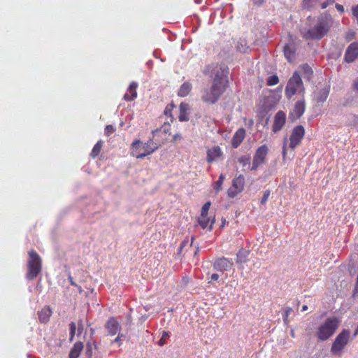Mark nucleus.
Listing matches in <instances>:
<instances>
[{"label": "nucleus", "mask_w": 358, "mask_h": 358, "mask_svg": "<svg viewBox=\"0 0 358 358\" xmlns=\"http://www.w3.org/2000/svg\"><path fill=\"white\" fill-rule=\"evenodd\" d=\"M118 343L119 345H121V341H120V336H117L113 341H112V343Z\"/></svg>", "instance_id": "nucleus-51"}, {"label": "nucleus", "mask_w": 358, "mask_h": 358, "mask_svg": "<svg viewBox=\"0 0 358 358\" xmlns=\"http://www.w3.org/2000/svg\"><path fill=\"white\" fill-rule=\"evenodd\" d=\"M357 327H358V324H357Z\"/></svg>", "instance_id": "nucleus-57"}, {"label": "nucleus", "mask_w": 358, "mask_h": 358, "mask_svg": "<svg viewBox=\"0 0 358 358\" xmlns=\"http://www.w3.org/2000/svg\"><path fill=\"white\" fill-rule=\"evenodd\" d=\"M76 329H77V327H76V323L74 322H70V324H69V341L71 342L73 341V340L74 338Z\"/></svg>", "instance_id": "nucleus-34"}, {"label": "nucleus", "mask_w": 358, "mask_h": 358, "mask_svg": "<svg viewBox=\"0 0 358 358\" xmlns=\"http://www.w3.org/2000/svg\"><path fill=\"white\" fill-rule=\"evenodd\" d=\"M174 108L175 105L173 103H169L166 106L165 110L164 111V115L169 116L171 122H173V117L171 113Z\"/></svg>", "instance_id": "nucleus-32"}, {"label": "nucleus", "mask_w": 358, "mask_h": 358, "mask_svg": "<svg viewBox=\"0 0 358 358\" xmlns=\"http://www.w3.org/2000/svg\"><path fill=\"white\" fill-rule=\"evenodd\" d=\"M224 178L225 176L223 173H221L219 176L218 180L215 182V185L214 187L216 192H219L222 189Z\"/></svg>", "instance_id": "nucleus-33"}, {"label": "nucleus", "mask_w": 358, "mask_h": 358, "mask_svg": "<svg viewBox=\"0 0 358 358\" xmlns=\"http://www.w3.org/2000/svg\"><path fill=\"white\" fill-rule=\"evenodd\" d=\"M42 270V259L33 249L28 252L27 272L26 278L29 280L35 279Z\"/></svg>", "instance_id": "nucleus-5"}, {"label": "nucleus", "mask_w": 358, "mask_h": 358, "mask_svg": "<svg viewBox=\"0 0 358 358\" xmlns=\"http://www.w3.org/2000/svg\"><path fill=\"white\" fill-rule=\"evenodd\" d=\"M286 122V114L282 110H279L275 115L272 125V131L277 133L280 131Z\"/></svg>", "instance_id": "nucleus-13"}, {"label": "nucleus", "mask_w": 358, "mask_h": 358, "mask_svg": "<svg viewBox=\"0 0 358 358\" xmlns=\"http://www.w3.org/2000/svg\"><path fill=\"white\" fill-rule=\"evenodd\" d=\"M182 138V136L180 134H176L173 136L172 141L176 142L178 140H180Z\"/></svg>", "instance_id": "nucleus-49"}, {"label": "nucleus", "mask_w": 358, "mask_h": 358, "mask_svg": "<svg viewBox=\"0 0 358 358\" xmlns=\"http://www.w3.org/2000/svg\"><path fill=\"white\" fill-rule=\"evenodd\" d=\"M335 2V0H326L321 3V8L325 9L329 5L333 4Z\"/></svg>", "instance_id": "nucleus-42"}, {"label": "nucleus", "mask_w": 358, "mask_h": 358, "mask_svg": "<svg viewBox=\"0 0 358 358\" xmlns=\"http://www.w3.org/2000/svg\"><path fill=\"white\" fill-rule=\"evenodd\" d=\"M278 83L279 78L276 75L269 76L266 80V84L268 86H273L277 85Z\"/></svg>", "instance_id": "nucleus-35"}, {"label": "nucleus", "mask_w": 358, "mask_h": 358, "mask_svg": "<svg viewBox=\"0 0 358 358\" xmlns=\"http://www.w3.org/2000/svg\"><path fill=\"white\" fill-rule=\"evenodd\" d=\"M300 68L303 73L304 77L306 78L310 79L313 74V70L311 67L308 64H304L301 65Z\"/></svg>", "instance_id": "nucleus-31"}, {"label": "nucleus", "mask_w": 358, "mask_h": 358, "mask_svg": "<svg viewBox=\"0 0 358 358\" xmlns=\"http://www.w3.org/2000/svg\"><path fill=\"white\" fill-rule=\"evenodd\" d=\"M115 128L113 125H106L104 130L105 135L109 136L110 135L113 134L115 131Z\"/></svg>", "instance_id": "nucleus-39"}, {"label": "nucleus", "mask_w": 358, "mask_h": 358, "mask_svg": "<svg viewBox=\"0 0 358 358\" xmlns=\"http://www.w3.org/2000/svg\"><path fill=\"white\" fill-rule=\"evenodd\" d=\"M215 222V216L213 218L208 217V215H200V217L198 218L199 224L201 226L202 229H206L208 224V229L211 231L213 229V226Z\"/></svg>", "instance_id": "nucleus-18"}, {"label": "nucleus", "mask_w": 358, "mask_h": 358, "mask_svg": "<svg viewBox=\"0 0 358 358\" xmlns=\"http://www.w3.org/2000/svg\"><path fill=\"white\" fill-rule=\"evenodd\" d=\"M210 205H211L210 201H207L203 205V206L201 208V214H202V215H208Z\"/></svg>", "instance_id": "nucleus-38"}, {"label": "nucleus", "mask_w": 358, "mask_h": 358, "mask_svg": "<svg viewBox=\"0 0 358 358\" xmlns=\"http://www.w3.org/2000/svg\"><path fill=\"white\" fill-rule=\"evenodd\" d=\"M138 87L137 83L133 81L130 83L129 87L128 88L129 93H127L124 95V99L127 101H133L134 99L137 97V92L136 89Z\"/></svg>", "instance_id": "nucleus-21"}, {"label": "nucleus", "mask_w": 358, "mask_h": 358, "mask_svg": "<svg viewBox=\"0 0 358 358\" xmlns=\"http://www.w3.org/2000/svg\"><path fill=\"white\" fill-rule=\"evenodd\" d=\"M308 28H303L301 34L306 40H320L327 35L333 26L334 20L329 14L324 13L317 17L308 16Z\"/></svg>", "instance_id": "nucleus-2"}, {"label": "nucleus", "mask_w": 358, "mask_h": 358, "mask_svg": "<svg viewBox=\"0 0 358 358\" xmlns=\"http://www.w3.org/2000/svg\"><path fill=\"white\" fill-rule=\"evenodd\" d=\"M213 266L217 271H229L233 268L234 264L225 257H220L215 259Z\"/></svg>", "instance_id": "nucleus-11"}, {"label": "nucleus", "mask_w": 358, "mask_h": 358, "mask_svg": "<svg viewBox=\"0 0 358 358\" xmlns=\"http://www.w3.org/2000/svg\"><path fill=\"white\" fill-rule=\"evenodd\" d=\"M352 15L356 18L358 23V4L352 8Z\"/></svg>", "instance_id": "nucleus-43"}, {"label": "nucleus", "mask_w": 358, "mask_h": 358, "mask_svg": "<svg viewBox=\"0 0 358 358\" xmlns=\"http://www.w3.org/2000/svg\"><path fill=\"white\" fill-rule=\"evenodd\" d=\"M204 73L213 77V79L210 88L203 92L201 100L206 104L213 105L219 101L227 90L229 83V70L222 66L208 65Z\"/></svg>", "instance_id": "nucleus-1"}, {"label": "nucleus", "mask_w": 358, "mask_h": 358, "mask_svg": "<svg viewBox=\"0 0 358 358\" xmlns=\"http://www.w3.org/2000/svg\"><path fill=\"white\" fill-rule=\"evenodd\" d=\"M106 328L111 336H115L120 330V326L114 317L109 318L106 322Z\"/></svg>", "instance_id": "nucleus-19"}, {"label": "nucleus", "mask_w": 358, "mask_h": 358, "mask_svg": "<svg viewBox=\"0 0 358 358\" xmlns=\"http://www.w3.org/2000/svg\"><path fill=\"white\" fill-rule=\"evenodd\" d=\"M340 320L336 317L327 318L317 329L315 335L319 341H324L331 338L339 327Z\"/></svg>", "instance_id": "nucleus-4"}, {"label": "nucleus", "mask_w": 358, "mask_h": 358, "mask_svg": "<svg viewBox=\"0 0 358 358\" xmlns=\"http://www.w3.org/2000/svg\"><path fill=\"white\" fill-rule=\"evenodd\" d=\"M358 334V327H357L355 331V333H354V336H356Z\"/></svg>", "instance_id": "nucleus-55"}, {"label": "nucleus", "mask_w": 358, "mask_h": 358, "mask_svg": "<svg viewBox=\"0 0 358 358\" xmlns=\"http://www.w3.org/2000/svg\"><path fill=\"white\" fill-rule=\"evenodd\" d=\"M268 151V148L265 144L257 148L253 156L251 171H256L260 166L266 163Z\"/></svg>", "instance_id": "nucleus-8"}, {"label": "nucleus", "mask_w": 358, "mask_h": 358, "mask_svg": "<svg viewBox=\"0 0 358 358\" xmlns=\"http://www.w3.org/2000/svg\"><path fill=\"white\" fill-rule=\"evenodd\" d=\"M287 143V138H285L284 141H283L282 151L283 158H285L286 155H287V148H286Z\"/></svg>", "instance_id": "nucleus-44"}, {"label": "nucleus", "mask_w": 358, "mask_h": 358, "mask_svg": "<svg viewBox=\"0 0 358 358\" xmlns=\"http://www.w3.org/2000/svg\"><path fill=\"white\" fill-rule=\"evenodd\" d=\"M166 138L162 141L156 138H150L147 142L143 144L140 140H135L132 142L131 155L136 159H142L153 152L164 143Z\"/></svg>", "instance_id": "nucleus-3"}, {"label": "nucleus", "mask_w": 358, "mask_h": 358, "mask_svg": "<svg viewBox=\"0 0 358 358\" xmlns=\"http://www.w3.org/2000/svg\"><path fill=\"white\" fill-rule=\"evenodd\" d=\"M250 251L248 250H245L243 248L239 249L238 252L236 254L237 259L236 263L242 264L245 263L247 260V258L249 255Z\"/></svg>", "instance_id": "nucleus-27"}, {"label": "nucleus", "mask_w": 358, "mask_h": 358, "mask_svg": "<svg viewBox=\"0 0 358 358\" xmlns=\"http://www.w3.org/2000/svg\"><path fill=\"white\" fill-rule=\"evenodd\" d=\"M223 152L221 148L217 145L213 146L207 150L206 161L208 163H213L222 157Z\"/></svg>", "instance_id": "nucleus-15"}, {"label": "nucleus", "mask_w": 358, "mask_h": 358, "mask_svg": "<svg viewBox=\"0 0 358 358\" xmlns=\"http://www.w3.org/2000/svg\"><path fill=\"white\" fill-rule=\"evenodd\" d=\"M52 310L49 306H45L40 311L38 312V320L41 323H47L49 322L52 315Z\"/></svg>", "instance_id": "nucleus-20"}, {"label": "nucleus", "mask_w": 358, "mask_h": 358, "mask_svg": "<svg viewBox=\"0 0 358 358\" xmlns=\"http://www.w3.org/2000/svg\"><path fill=\"white\" fill-rule=\"evenodd\" d=\"M83 349V343L80 341L74 343L73 348L70 350L69 358H78Z\"/></svg>", "instance_id": "nucleus-23"}, {"label": "nucleus", "mask_w": 358, "mask_h": 358, "mask_svg": "<svg viewBox=\"0 0 358 358\" xmlns=\"http://www.w3.org/2000/svg\"><path fill=\"white\" fill-rule=\"evenodd\" d=\"M192 90V85L189 82H185L179 88L177 94L178 96H187Z\"/></svg>", "instance_id": "nucleus-24"}, {"label": "nucleus", "mask_w": 358, "mask_h": 358, "mask_svg": "<svg viewBox=\"0 0 358 358\" xmlns=\"http://www.w3.org/2000/svg\"><path fill=\"white\" fill-rule=\"evenodd\" d=\"M103 146V141H99L93 147L92 152L90 153V156L92 158H96L100 153L101 148Z\"/></svg>", "instance_id": "nucleus-29"}, {"label": "nucleus", "mask_w": 358, "mask_h": 358, "mask_svg": "<svg viewBox=\"0 0 358 358\" xmlns=\"http://www.w3.org/2000/svg\"><path fill=\"white\" fill-rule=\"evenodd\" d=\"M83 329H84V326H83V321L80 320L78 322V335L81 334L83 331Z\"/></svg>", "instance_id": "nucleus-45"}, {"label": "nucleus", "mask_w": 358, "mask_h": 358, "mask_svg": "<svg viewBox=\"0 0 358 358\" xmlns=\"http://www.w3.org/2000/svg\"><path fill=\"white\" fill-rule=\"evenodd\" d=\"M194 238L192 236V238H191V243H190V245H192L193 241H194Z\"/></svg>", "instance_id": "nucleus-56"}, {"label": "nucleus", "mask_w": 358, "mask_h": 358, "mask_svg": "<svg viewBox=\"0 0 358 358\" xmlns=\"http://www.w3.org/2000/svg\"><path fill=\"white\" fill-rule=\"evenodd\" d=\"M188 104L184 102L180 103L179 106L180 113L178 119L180 122L187 121L189 120L188 114Z\"/></svg>", "instance_id": "nucleus-25"}, {"label": "nucleus", "mask_w": 358, "mask_h": 358, "mask_svg": "<svg viewBox=\"0 0 358 358\" xmlns=\"http://www.w3.org/2000/svg\"><path fill=\"white\" fill-rule=\"evenodd\" d=\"M306 110L305 101L302 100L297 101L294 106L293 110L290 112L289 117L292 122L300 118L304 113Z\"/></svg>", "instance_id": "nucleus-12"}, {"label": "nucleus", "mask_w": 358, "mask_h": 358, "mask_svg": "<svg viewBox=\"0 0 358 358\" xmlns=\"http://www.w3.org/2000/svg\"><path fill=\"white\" fill-rule=\"evenodd\" d=\"M308 310V306L306 305H303L301 308V311H306Z\"/></svg>", "instance_id": "nucleus-54"}, {"label": "nucleus", "mask_w": 358, "mask_h": 358, "mask_svg": "<svg viewBox=\"0 0 358 358\" xmlns=\"http://www.w3.org/2000/svg\"><path fill=\"white\" fill-rule=\"evenodd\" d=\"M358 58V42L352 43L346 49L344 59L348 63L353 62Z\"/></svg>", "instance_id": "nucleus-14"}, {"label": "nucleus", "mask_w": 358, "mask_h": 358, "mask_svg": "<svg viewBox=\"0 0 358 358\" xmlns=\"http://www.w3.org/2000/svg\"><path fill=\"white\" fill-rule=\"evenodd\" d=\"M238 162L241 164L243 167H250L251 162V157L249 155H242L238 158Z\"/></svg>", "instance_id": "nucleus-30"}, {"label": "nucleus", "mask_w": 358, "mask_h": 358, "mask_svg": "<svg viewBox=\"0 0 358 358\" xmlns=\"http://www.w3.org/2000/svg\"><path fill=\"white\" fill-rule=\"evenodd\" d=\"M245 136V130L243 128L238 129L234 134L231 138V146L233 148H237L243 142Z\"/></svg>", "instance_id": "nucleus-17"}, {"label": "nucleus", "mask_w": 358, "mask_h": 358, "mask_svg": "<svg viewBox=\"0 0 358 358\" xmlns=\"http://www.w3.org/2000/svg\"><path fill=\"white\" fill-rule=\"evenodd\" d=\"M284 55L289 62H292L295 59L296 50L293 45L286 44L284 47Z\"/></svg>", "instance_id": "nucleus-22"}, {"label": "nucleus", "mask_w": 358, "mask_h": 358, "mask_svg": "<svg viewBox=\"0 0 358 358\" xmlns=\"http://www.w3.org/2000/svg\"><path fill=\"white\" fill-rule=\"evenodd\" d=\"M304 136L305 129L302 125L294 127L289 136V148L294 150L301 143Z\"/></svg>", "instance_id": "nucleus-9"}, {"label": "nucleus", "mask_w": 358, "mask_h": 358, "mask_svg": "<svg viewBox=\"0 0 358 358\" xmlns=\"http://www.w3.org/2000/svg\"><path fill=\"white\" fill-rule=\"evenodd\" d=\"M292 311V308H289V307L287 308V309L285 310V312L282 315V319L285 324H287L288 322V317Z\"/></svg>", "instance_id": "nucleus-40"}, {"label": "nucleus", "mask_w": 358, "mask_h": 358, "mask_svg": "<svg viewBox=\"0 0 358 358\" xmlns=\"http://www.w3.org/2000/svg\"><path fill=\"white\" fill-rule=\"evenodd\" d=\"M305 87L298 71H294L292 76L289 79L285 94L287 99H291L294 94L304 93Z\"/></svg>", "instance_id": "nucleus-6"}, {"label": "nucleus", "mask_w": 358, "mask_h": 358, "mask_svg": "<svg viewBox=\"0 0 358 358\" xmlns=\"http://www.w3.org/2000/svg\"><path fill=\"white\" fill-rule=\"evenodd\" d=\"M187 243H188V240H187H187H184V241L181 243V244H180V248H179L180 251V250H182V249L183 248H185V247L187 245Z\"/></svg>", "instance_id": "nucleus-50"}, {"label": "nucleus", "mask_w": 358, "mask_h": 358, "mask_svg": "<svg viewBox=\"0 0 358 358\" xmlns=\"http://www.w3.org/2000/svg\"><path fill=\"white\" fill-rule=\"evenodd\" d=\"M335 7L337 9V10L339 11L341 13H344L345 9H344V7L343 5L339 4V3H336Z\"/></svg>", "instance_id": "nucleus-46"}, {"label": "nucleus", "mask_w": 358, "mask_h": 358, "mask_svg": "<svg viewBox=\"0 0 358 358\" xmlns=\"http://www.w3.org/2000/svg\"><path fill=\"white\" fill-rule=\"evenodd\" d=\"M96 347V343L94 342L92 343L88 342L86 345V356L87 358H92V346Z\"/></svg>", "instance_id": "nucleus-36"}, {"label": "nucleus", "mask_w": 358, "mask_h": 358, "mask_svg": "<svg viewBox=\"0 0 358 358\" xmlns=\"http://www.w3.org/2000/svg\"><path fill=\"white\" fill-rule=\"evenodd\" d=\"M265 1L266 0H252L253 4L257 6H262Z\"/></svg>", "instance_id": "nucleus-48"}, {"label": "nucleus", "mask_w": 358, "mask_h": 358, "mask_svg": "<svg viewBox=\"0 0 358 358\" xmlns=\"http://www.w3.org/2000/svg\"><path fill=\"white\" fill-rule=\"evenodd\" d=\"M69 281L71 282V285H72L73 286H76V284L73 282V278L71 277H69Z\"/></svg>", "instance_id": "nucleus-53"}, {"label": "nucleus", "mask_w": 358, "mask_h": 358, "mask_svg": "<svg viewBox=\"0 0 358 358\" xmlns=\"http://www.w3.org/2000/svg\"><path fill=\"white\" fill-rule=\"evenodd\" d=\"M245 186V178L242 174L238 175L232 180L231 187L227 190V196L234 198L241 193Z\"/></svg>", "instance_id": "nucleus-10"}, {"label": "nucleus", "mask_w": 358, "mask_h": 358, "mask_svg": "<svg viewBox=\"0 0 358 358\" xmlns=\"http://www.w3.org/2000/svg\"><path fill=\"white\" fill-rule=\"evenodd\" d=\"M330 87L329 85H326L322 88L317 87V90L313 93L314 100L317 103H324L329 94Z\"/></svg>", "instance_id": "nucleus-16"}, {"label": "nucleus", "mask_w": 358, "mask_h": 358, "mask_svg": "<svg viewBox=\"0 0 358 358\" xmlns=\"http://www.w3.org/2000/svg\"><path fill=\"white\" fill-rule=\"evenodd\" d=\"M219 278L220 276L217 273H213L210 277V281H209L208 282H210L212 281H217Z\"/></svg>", "instance_id": "nucleus-47"}, {"label": "nucleus", "mask_w": 358, "mask_h": 358, "mask_svg": "<svg viewBox=\"0 0 358 358\" xmlns=\"http://www.w3.org/2000/svg\"><path fill=\"white\" fill-rule=\"evenodd\" d=\"M350 331L348 329H343L336 337L331 347V352L333 354H338L349 342Z\"/></svg>", "instance_id": "nucleus-7"}, {"label": "nucleus", "mask_w": 358, "mask_h": 358, "mask_svg": "<svg viewBox=\"0 0 358 358\" xmlns=\"http://www.w3.org/2000/svg\"><path fill=\"white\" fill-rule=\"evenodd\" d=\"M320 0H302L301 6L303 9L310 10L319 5Z\"/></svg>", "instance_id": "nucleus-28"}, {"label": "nucleus", "mask_w": 358, "mask_h": 358, "mask_svg": "<svg viewBox=\"0 0 358 358\" xmlns=\"http://www.w3.org/2000/svg\"><path fill=\"white\" fill-rule=\"evenodd\" d=\"M169 337V332L164 331L162 334V337L158 341L160 346H163L166 343V338Z\"/></svg>", "instance_id": "nucleus-37"}, {"label": "nucleus", "mask_w": 358, "mask_h": 358, "mask_svg": "<svg viewBox=\"0 0 358 358\" xmlns=\"http://www.w3.org/2000/svg\"><path fill=\"white\" fill-rule=\"evenodd\" d=\"M270 193H271V192L268 189L264 191V194H263L261 201H260L262 204H265L267 202L268 197L270 196Z\"/></svg>", "instance_id": "nucleus-41"}, {"label": "nucleus", "mask_w": 358, "mask_h": 358, "mask_svg": "<svg viewBox=\"0 0 358 358\" xmlns=\"http://www.w3.org/2000/svg\"><path fill=\"white\" fill-rule=\"evenodd\" d=\"M171 129V124L169 122H164L162 127L159 129H157L154 131H152V136L153 138H156L157 136L162 135V134H167L169 133Z\"/></svg>", "instance_id": "nucleus-26"}, {"label": "nucleus", "mask_w": 358, "mask_h": 358, "mask_svg": "<svg viewBox=\"0 0 358 358\" xmlns=\"http://www.w3.org/2000/svg\"><path fill=\"white\" fill-rule=\"evenodd\" d=\"M353 88L356 90H358V78L354 81Z\"/></svg>", "instance_id": "nucleus-52"}]
</instances>
